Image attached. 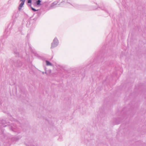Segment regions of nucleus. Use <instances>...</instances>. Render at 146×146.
<instances>
[{"mask_svg": "<svg viewBox=\"0 0 146 146\" xmlns=\"http://www.w3.org/2000/svg\"><path fill=\"white\" fill-rule=\"evenodd\" d=\"M31 9H32L34 11H38V10H36L34 8L31 7Z\"/></svg>", "mask_w": 146, "mask_h": 146, "instance_id": "nucleus-4", "label": "nucleus"}, {"mask_svg": "<svg viewBox=\"0 0 146 146\" xmlns=\"http://www.w3.org/2000/svg\"><path fill=\"white\" fill-rule=\"evenodd\" d=\"M25 1V0H21V1L22 2L19 6V10L21 9V8L23 7Z\"/></svg>", "mask_w": 146, "mask_h": 146, "instance_id": "nucleus-1", "label": "nucleus"}, {"mask_svg": "<svg viewBox=\"0 0 146 146\" xmlns=\"http://www.w3.org/2000/svg\"><path fill=\"white\" fill-rule=\"evenodd\" d=\"M46 64L47 65V66H49V65H50V66H51V64L50 63V62L48 61H46Z\"/></svg>", "mask_w": 146, "mask_h": 146, "instance_id": "nucleus-3", "label": "nucleus"}, {"mask_svg": "<svg viewBox=\"0 0 146 146\" xmlns=\"http://www.w3.org/2000/svg\"><path fill=\"white\" fill-rule=\"evenodd\" d=\"M32 1L31 0H28V3H31Z\"/></svg>", "mask_w": 146, "mask_h": 146, "instance_id": "nucleus-5", "label": "nucleus"}, {"mask_svg": "<svg viewBox=\"0 0 146 146\" xmlns=\"http://www.w3.org/2000/svg\"><path fill=\"white\" fill-rule=\"evenodd\" d=\"M36 2L37 5H41L40 3L41 2V1L40 0H36Z\"/></svg>", "mask_w": 146, "mask_h": 146, "instance_id": "nucleus-2", "label": "nucleus"}]
</instances>
